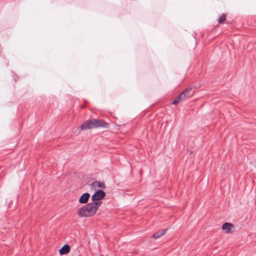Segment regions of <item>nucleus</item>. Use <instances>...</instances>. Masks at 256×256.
Instances as JSON below:
<instances>
[{"label": "nucleus", "instance_id": "nucleus-2", "mask_svg": "<svg viewBox=\"0 0 256 256\" xmlns=\"http://www.w3.org/2000/svg\"><path fill=\"white\" fill-rule=\"evenodd\" d=\"M96 213V212L90 203L83 206L77 212V214L80 218L90 217Z\"/></svg>", "mask_w": 256, "mask_h": 256}, {"label": "nucleus", "instance_id": "nucleus-4", "mask_svg": "<svg viewBox=\"0 0 256 256\" xmlns=\"http://www.w3.org/2000/svg\"><path fill=\"white\" fill-rule=\"evenodd\" d=\"M90 197V194L88 192L83 194L79 198L78 202L81 204H86Z\"/></svg>", "mask_w": 256, "mask_h": 256}, {"label": "nucleus", "instance_id": "nucleus-8", "mask_svg": "<svg viewBox=\"0 0 256 256\" xmlns=\"http://www.w3.org/2000/svg\"><path fill=\"white\" fill-rule=\"evenodd\" d=\"M91 186H92L94 187L97 186L102 189L106 188V185L104 183L101 181H94L91 184Z\"/></svg>", "mask_w": 256, "mask_h": 256}, {"label": "nucleus", "instance_id": "nucleus-11", "mask_svg": "<svg viewBox=\"0 0 256 256\" xmlns=\"http://www.w3.org/2000/svg\"><path fill=\"white\" fill-rule=\"evenodd\" d=\"M182 96H184V94H180L172 102L174 104H178L180 100H184V99Z\"/></svg>", "mask_w": 256, "mask_h": 256}, {"label": "nucleus", "instance_id": "nucleus-1", "mask_svg": "<svg viewBox=\"0 0 256 256\" xmlns=\"http://www.w3.org/2000/svg\"><path fill=\"white\" fill-rule=\"evenodd\" d=\"M108 124L104 122L103 120L92 119V120H87L83 123L81 125L80 128L81 130H86L97 128H108Z\"/></svg>", "mask_w": 256, "mask_h": 256}, {"label": "nucleus", "instance_id": "nucleus-3", "mask_svg": "<svg viewBox=\"0 0 256 256\" xmlns=\"http://www.w3.org/2000/svg\"><path fill=\"white\" fill-rule=\"evenodd\" d=\"M106 196L104 191L99 190L96 191L92 196L91 198L92 202L98 201L102 200Z\"/></svg>", "mask_w": 256, "mask_h": 256}, {"label": "nucleus", "instance_id": "nucleus-10", "mask_svg": "<svg viewBox=\"0 0 256 256\" xmlns=\"http://www.w3.org/2000/svg\"><path fill=\"white\" fill-rule=\"evenodd\" d=\"M92 206L94 208V210L96 212L99 207L102 204V202L98 201L93 202L90 203Z\"/></svg>", "mask_w": 256, "mask_h": 256}, {"label": "nucleus", "instance_id": "nucleus-12", "mask_svg": "<svg viewBox=\"0 0 256 256\" xmlns=\"http://www.w3.org/2000/svg\"><path fill=\"white\" fill-rule=\"evenodd\" d=\"M226 16L224 14H222L218 19V22L220 24L223 23L226 20Z\"/></svg>", "mask_w": 256, "mask_h": 256}, {"label": "nucleus", "instance_id": "nucleus-9", "mask_svg": "<svg viewBox=\"0 0 256 256\" xmlns=\"http://www.w3.org/2000/svg\"><path fill=\"white\" fill-rule=\"evenodd\" d=\"M166 232V229L162 230L160 231L157 232L156 233H154L152 237L155 239L158 238H160L161 236H163L165 234V233Z\"/></svg>", "mask_w": 256, "mask_h": 256}, {"label": "nucleus", "instance_id": "nucleus-5", "mask_svg": "<svg viewBox=\"0 0 256 256\" xmlns=\"http://www.w3.org/2000/svg\"><path fill=\"white\" fill-rule=\"evenodd\" d=\"M233 225L231 223L225 222L222 227V230H224L227 234L232 232V228Z\"/></svg>", "mask_w": 256, "mask_h": 256}, {"label": "nucleus", "instance_id": "nucleus-7", "mask_svg": "<svg viewBox=\"0 0 256 256\" xmlns=\"http://www.w3.org/2000/svg\"><path fill=\"white\" fill-rule=\"evenodd\" d=\"M70 248L68 244H65L60 250L59 253L60 255L66 254L70 251Z\"/></svg>", "mask_w": 256, "mask_h": 256}, {"label": "nucleus", "instance_id": "nucleus-6", "mask_svg": "<svg viewBox=\"0 0 256 256\" xmlns=\"http://www.w3.org/2000/svg\"><path fill=\"white\" fill-rule=\"evenodd\" d=\"M193 93L192 88H188L184 90L180 94H184V96L182 97L185 100L187 98L191 97L193 95Z\"/></svg>", "mask_w": 256, "mask_h": 256}]
</instances>
